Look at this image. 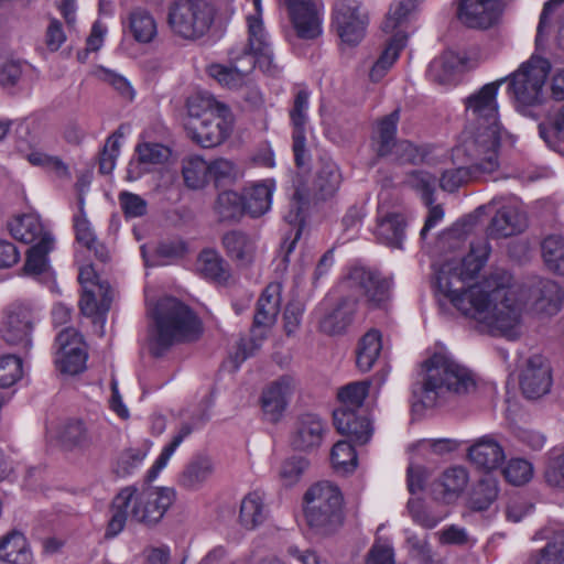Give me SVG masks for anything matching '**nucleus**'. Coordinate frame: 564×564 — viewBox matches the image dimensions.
<instances>
[{
    "label": "nucleus",
    "mask_w": 564,
    "mask_h": 564,
    "mask_svg": "<svg viewBox=\"0 0 564 564\" xmlns=\"http://www.w3.org/2000/svg\"><path fill=\"white\" fill-rule=\"evenodd\" d=\"M173 501L174 491L171 488L124 487L112 500L106 536L118 535L128 519L147 525L158 523Z\"/></svg>",
    "instance_id": "obj_4"
},
{
    "label": "nucleus",
    "mask_w": 564,
    "mask_h": 564,
    "mask_svg": "<svg viewBox=\"0 0 564 564\" xmlns=\"http://www.w3.org/2000/svg\"><path fill=\"white\" fill-rule=\"evenodd\" d=\"M556 17L558 19V29L556 41L558 47L564 50V0H550L547 1L540 15V21L536 30V45H541L549 33L551 19Z\"/></svg>",
    "instance_id": "obj_39"
},
{
    "label": "nucleus",
    "mask_w": 564,
    "mask_h": 564,
    "mask_svg": "<svg viewBox=\"0 0 564 564\" xmlns=\"http://www.w3.org/2000/svg\"><path fill=\"white\" fill-rule=\"evenodd\" d=\"M551 367L545 358L535 355L529 358L522 372L520 387L528 399H538L550 391Z\"/></svg>",
    "instance_id": "obj_21"
},
{
    "label": "nucleus",
    "mask_w": 564,
    "mask_h": 564,
    "mask_svg": "<svg viewBox=\"0 0 564 564\" xmlns=\"http://www.w3.org/2000/svg\"><path fill=\"white\" fill-rule=\"evenodd\" d=\"M153 317L156 326L153 337L155 355L175 343L195 340L203 333L202 322L196 314L174 297L159 301Z\"/></svg>",
    "instance_id": "obj_5"
},
{
    "label": "nucleus",
    "mask_w": 564,
    "mask_h": 564,
    "mask_svg": "<svg viewBox=\"0 0 564 564\" xmlns=\"http://www.w3.org/2000/svg\"><path fill=\"white\" fill-rule=\"evenodd\" d=\"M391 281L377 271L365 267H352L340 283L344 291L354 293L352 297L364 296L373 307L382 306L391 293Z\"/></svg>",
    "instance_id": "obj_10"
},
{
    "label": "nucleus",
    "mask_w": 564,
    "mask_h": 564,
    "mask_svg": "<svg viewBox=\"0 0 564 564\" xmlns=\"http://www.w3.org/2000/svg\"><path fill=\"white\" fill-rule=\"evenodd\" d=\"M275 188L273 180H264L246 188L242 195L246 213L251 217H260L271 208Z\"/></svg>",
    "instance_id": "obj_34"
},
{
    "label": "nucleus",
    "mask_w": 564,
    "mask_h": 564,
    "mask_svg": "<svg viewBox=\"0 0 564 564\" xmlns=\"http://www.w3.org/2000/svg\"><path fill=\"white\" fill-rule=\"evenodd\" d=\"M308 93L300 90L294 99V105L290 111L291 122L293 126V153L295 164L299 167L305 166L310 162V153L306 149L305 126L307 122Z\"/></svg>",
    "instance_id": "obj_20"
},
{
    "label": "nucleus",
    "mask_w": 564,
    "mask_h": 564,
    "mask_svg": "<svg viewBox=\"0 0 564 564\" xmlns=\"http://www.w3.org/2000/svg\"><path fill=\"white\" fill-rule=\"evenodd\" d=\"M542 256L550 270L564 275V237L547 236L542 242Z\"/></svg>",
    "instance_id": "obj_49"
},
{
    "label": "nucleus",
    "mask_w": 564,
    "mask_h": 564,
    "mask_svg": "<svg viewBox=\"0 0 564 564\" xmlns=\"http://www.w3.org/2000/svg\"><path fill=\"white\" fill-rule=\"evenodd\" d=\"M370 381H355L343 387L338 391V398L343 403L344 408L340 410H348L355 412L359 409L369 393Z\"/></svg>",
    "instance_id": "obj_52"
},
{
    "label": "nucleus",
    "mask_w": 564,
    "mask_h": 564,
    "mask_svg": "<svg viewBox=\"0 0 564 564\" xmlns=\"http://www.w3.org/2000/svg\"><path fill=\"white\" fill-rule=\"evenodd\" d=\"M18 149L24 158L34 166H42L55 171L58 175L67 174V166L56 156H50L37 150L25 151L21 145Z\"/></svg>",
    "instance_id": "obj_63"
},
{
    "label": "nucleus",
    "mask_w": 564,
    "mask_h": 564,
    "mask_svg": "<svg viewBox=\"0 0 564 564\" xmlns=\"http://www.w3.org/2000/svg\"><path fill=\"white\" fill-rule=\"evenodd\" d=\"M308 460L302 456H292L285 459L280 467V480L284 486L295 485L308 468Z\"/></svg>",
    "instance_id": "obj_59"
},
{
    "label": "nucleus",
    "mask_w": 564,
    "mask_h": 564,
    "mask_svg": "<svg viewBox=\"0 0 564 564\" xmlns=\"http://www.w3.org/2000/svg\"><path fill=\"white\" fill-rule=\"evenodd\" d=\"M231 65L213 64L207 72L221 86L236 89L241 87L247 76L254 69V57L246 48H234L230 52Z\"/></svg>",
    "instance_id": "obj_16"
},
{
    "label": "nucleus",
    "mask_w": 564,
    "mask_h": 564,
    "mask_svg": "<svg viewBox=\"0 0 564 564\" xmlns=\"http://www.w3.org/2000/svg\"><path fill=\"white\" fill-rule=\"evenodd\" d=\"M182 176L186 187L200 189L208 183V163L199 155H188L182 160Z\"/></svg>",
    "instance_id": "obj_46"
},
{
    "label": "nucleus",
    "mask_w": 564,
    "mask_h": 564,
    "mask_svg": "<svg viewBox=\"0 0 564 564\" xmlns=\"http://www.w3.org/2000/svg\"><path fill=\"white\" fill-rule=\"evenodd\" d=\"M55 365L66 375H77L86 367L87 352L83 337L75 328L67 327L56 337Z\"/></svg>",
    "instance_id": "obj_14"
},
{
    "label": "nucleus",
    "mask_w": 564,
    "mask_h": 564,
    "mask_svg": "<svg viewBox=\"0 0 564 564\" xmlns=\"http://www.w3.org/2000/svg\"><path fill=\"white\" fill-rule=\"evenodd\" d=\"M400 120V110L395 109L378 121L372 134V149L379 156H387L395 150H412V144L406 141L398 142L395 139L397 126Z\"/></svg>",
    "instance_id": "obj_22"
},
{
    "label": "nucleus",
    "mask_w": 564,
    "mask_h": 564,
    "mask_svg": "<svg viewBox=\"0 0 564 564\" xmlns=\"http://www.w3.org/2000/svg\"><path fill=\"white\" fill-rule=\"evenodd\" d=\"M382 350L381 333L370 329L359 340L356 364L360 371L368 372Z\"/></svg>",
    "instance_id": "obj_43"
},
{
    "label": "nucleus",
    "mask_w": 564,
    "mask_h": 564,
    "mask_svg": "<svg viewBox=\"0 0 564 564\" xmlns=\"http://www.w3.org/2000/svg\"><path fill=\"white\" fill-rule=\"evenodd\" d=\"M503 475L510 484L521 486L527 484L533 476V467L525 459H510L503 469Z\"/></svg>",
    "instance_id": "obj_61"
},
{
    "label": "nucleus",
    "mask_w": 564,
    "mask_h": 564,
    "mask_svg": "<svg viewBox=\"0 0 564 564\" xmlns=\"http://www.w3.org/2000/svg\"><path fill=\"white\" fill-rule=\"evenodd\" d=\"M562 304L561 288L553 281H546L542 284L541 296L534 303V311L538 314L554 315Z\"/></svg>",
    "instance_id": "obj_50"
},
{
    "label": "nucleus",
    "mask_w": 564,
    "mask_h": 564,
    "mask_svg": "<svg viewBox=\"0 0 564 564\" xmlns=\"http://www.w3.org/2000/svg\"><path fill=\"white\" fill-rule=\"evenodd\" d=\"M254 6V14L247 18L248 25V43L242 46L254 57V66L271 77H279L282 67L275 62L271 47L270 36L265 31L262 21V3L261 0H252Z\"/></svg>",
    "instance_id": "obj_9"
},
{
    "label": "nucleus",
    "mask_w": 564,
    "mask_h": 564,
    "mask_svg": "<svg viewBox=\"0 0 564 564\" xmlns=\"http://www.w3.org/2000/svg\"><path fill=\"white\" fill-rule=\"evenodd\" d=\"M122 137L123 133L120 130H117L107 139L99 160L100 173L110 174L115 169L116 160L120 152V139Z\"/></svg>",
    "instance_id": "obj_60"
},
{
    "label": "nucleus",
    "mask_w": 564,
    "mask_h": 564,
    "mask_svg": "<svg viewBox=\"0 0 564 564\" xmlns=\"http://www.w3.org/2000/svg\"><path fill=\"white\" fill-rule=\"evenodd\" d=\"M344 497L340 489L329 482L313 485L304 495V516L317 534L335 533L344 523Z\"/></svg>",
    "instance_id": "obj_6"
},
{
    "label": "nucleus",
    "mask_w": 564,
    "mask_h": 564,
    "mask_svg": "<svg viewBox=\"0 0 564 564\" xmlns=\"http://www.w3.org/2000/svg\"><path fill=\"white\" fill-rule=\"evenodd\" d=\"M296 388V379L291 375H284L263 389L261 408L268 421L278 422L281 419Z\"/></svg>",
    "instance_id": "obj_18"
},
{
    "label": "nucleus",
    "mask_w": 564,
    "mask_h": 564,
    "mask_svg": "<svg viewBox=\"0 0 564 564\" xmlns=\"http://www.w3.org/2000/svg\"><path fill=\"white\" fill-rule=\"evenodd\" d=\"M137 161H131L127 171V178L135 181L150 170V166L163 164L171 155L167 147L160 143L144 142L137 147Z\"/></svg>",
    "instance_id": "obj_26"
},
{
    "label": "nucleus",
    "mask_w": 564,
    "mask_h": 564,
    "mask_svg": "<svg viewBox=\"0 0 564 564\" xmlns=\"http://www.w3.org/2000/svg\"><path fill=\"white\" fill-rule=\"evenodd\" d=\"M112 301V290L109 284H94L93 288L85 286L79 301V307L84 315L94 317L95 323L104 327L106 314Z\"/></svg>",
    "instance_id": "obj_25"
},
{
    "label": "nucleus",
    "mask_w": 564,
    "mask_h": 564,
    "mask_svg": "<svg viewBox=\"0 0 564 564\" xmlns=\"http://www.w3.org/2000/svg\"><path fill=\"white\" fill-rule=\"evenodd\" d=\"M408 36L403 31L395 32L387 47L370 69L369 77L372 82H379L399 57L400 51L405 46Z\"/></svg>",
    "instance_id": "obj_41"
},
{
    "label": "nucleus",
    "mask_w": 564,
    "mask_h": 564,
    "mask_svg": "<svg viewBox=\"0 0 564 564\" xmlns=\"http://www.w3.org/2000/svg\"><path fill=\"white\" fill-rule=\"evenodd\" d=\"M458 66L460 58L454 52H445L430 64V76L440 84H448Z\"/></svg>",
    "instance_id": "obj_51"
},
{
    "label": "nucleus",
    "mask_w": 564,
    "mask_h": 564,
    "mask_svg": "<svg viewBox=\"0 0 564 564\" xmlns=\"http://www.w3.org/2000/svg\"><path fill=\"white\" fill-rule=\"evenodd\" d=\"M8 230L15 240L25 245L36 243L44 236L51 235L35 214L15 216L8 223Z\"/></svg>",
    "instance_id": "obj_33"
},
{
    "label": "nucleus",
    "mask_w": 564,
    "mask_h": 564,
    "mask_svg": "<svg viewBox=\"0 0 564 564\" xmlns=\"http://www.w3.org/2000/svg\"><path fill=\"white\" fill-rule=\"evenodd\" d=\"M422 0H398L391 3L386 20L382 23V30L386 33L399 32V28L405 24L416 12L417 6Z\"/></svg>",
    "instance_id": "obj_47"
},
{
    "label": "nucleus",
    "mask_w": 564,
    "mask_h": 564,
    "mask_svg": "<svg viewBox=\"0 0 564 564\" xmlns=\"http://www.w3.org/2000/svg\"><path fill=\"white\" fill-rule=\"evenodd\" d=\"M188 119L186 124H192L195 120L202 121L206 117H213L221 112H228L225 105L219 104L212 95L207 93H196L187 99Z\"/></svg>",
    "instance_id": "obj_44"
},
{
    "label": "nucleus",
    "mask_w": 564,
    "mask_h": 564,
    "mask_svg": "<svg viewBox=\"0 0 564 564\" xmlns=\"http://www.w3.org/2000/svg\"><path fill=\"white\" fill-rule=\"evenodd\" d=\"M502 0H459L458 20L469 29L486 30L498 21Z\"/></svg>",
    "instance_id": "obj_17"
},
{
    "label": "nucleus",
    "mask_w": 564,
    "mask_h": 564,
    "mask_svg": "<svg viewBox=\"0 0 564 564\" xmlns=\"http://www.w3.org/2000/svg\"><path fill=\"white\" fill-rule=\"evenodd\" d=\"M534 564H564V532L555 533L543 547Z\"/></svg>",
    "instance_id": "obj_58"
},
{
    "label": "nucleus",
    "mask_w": 564,
    "mask_h": 564,
    "mask_svg": "<svg viewBox=\"0 0 564 564\" xmlns=\"http://www.w3.org/2000/svg\"><path fill=\"white\" fill-rule=\"evenodd\" d=\"M228 112L206 117L202 121L195 120L185 124L188 137L203 148H213L220 144L229 134L231 121Z\"/></svg>",
    "instance_id": "obj_19"
},
{
    "label": "nucleus",
    "mask_w": 564,
    "mask_h": 564,
    "mask_svg": "<svg viewBox=\"0 0 564 564\" xmlns=\"http://www.w3.org/2000/svg\"><path fill=\"white\" fill-rule=\"evenodd\" d=\"M334 424L340 434L347 435L350 442L364 445L372 436L373 427L367 417L357 416L348 410H336L334 412Z\"/></svg>",
    "instance_id": "obj_29"
},
{
    "label": "nucleus",
    "mask_w": 564,
    "mask_h": 564,
    "mask_svg": "<svg viewBox=\"0 0 564 564\" xmlns=\"http://www.w3.org/2000/svg\"><path fill=\"white\" fill-rule=\"evenodd\" d=\"M498 494V480L486 476L474 487L468 506L474 511H485L497 500Z\"/></svg>",
    "instance_id": "obj_48"
},
{
    "label": "nucleus",
    "mask_w": 564,
    "mask_h": 564,
    "mask_svg": "<svg viewBox=\"0 0 564 564\" xmlns=\"http://www.w3.org/2000/svg\"><path fill=\"white\" fill-rule=\"evenodd\" d=\"M340 182L338 166L334 162H326L317 173L315 186L323 197H328L336 193Z\"/></svg>",
    "instance_id": "obj_55"
},
{
    "label": "nucleus",
    "mask_w": 564,
    "mask_h": 564,
    "mask_svg": "<svg viewBox=\"0 0 564 564\" xmlns=\"http://www.w3.org/2000/svg\"><path fill=\"white\" fill-rule=\"evenodd\" d=\"M193 432V427L185 423L181 426L178 433L173 437L172 442L164 446L160 456L156 458L155 463L149 470V478L155 479L159 473L165 468L170 458L176 451V448L182 444L185 437H187Z\"/></svg>",
    "instance_id": "obj_56"
},
{
    "label": "nucleus",
    "mask_w": 564,
    "mask_h": 564,
    "mask_svg": "<svg viewBox=\"0 0 564 564\" xmlns=\"http://www.w3.org/2000/svg\"><path fill=\"white\" fill-rule=\"evenodd\" d=\"M469 481L468 471L460 466L447 468L434 484V492L446 503L456 501Z\"/></svg>",
    "instance_id": "obj_31"
},
{
    "label": "nucleus",
    "mask_w": 564,
    "mask_h": 564,
    "mask_svg": "<svg viewBox=\"0 0 564 564\" xmlns=\"http://www.w3.org/2000/svg\"><path fill=\"white\" fill-rule=\"evenodd\" d=\"M406 182L410 187L421 194L426 205L433 204V193L435 189V177L433 175L429 172L415 171L409 174Z\"/></svg>",
    "instance_id": "obj_62"
},
{
    "label": "nucleus",
    "mask_w": 564,
    "mask_h": 564,
    "mask_svg": "<svg viewBox=\"0 0 564 564\" xmlns=\"http://www.w3.org/2000/svg\"><path fill=\"white\" fill-rule=\"evenodd\" d=\"M380 213H382L380 210ZM405 220L398 213L380 214L375 230L377 238L384 245L401 248L404 239Z\"/></svg>",
    "instance_id": "obj_38"
},
{
    "label": "nucleus",
    "mask_w": 564,
    "mask_h": 564,
    "mask_svg": "<svg viewBox=\"0 0 564 564\" xmlns=\"http://www.w3.org/2000/svg\"><path fill=\"white\" fill-rule=\"evenodd\" d=\"M269 511L260 491L249 492L240 503L239 522L247 530H254L264 523Z\"/></svg>",
    "instance_id": "obj_37"
},
{
    "label": "nucleus",
    "mask_w": 564,
    "mask_h": 564,
    "mask_svg": "<svg viewBox=\"0 0 564 564\" xmlns=\"http://www.w3.org/2000/svg\"><path fill=\"white\" fill-rule=\"evenodd\" d=\"M214 469L212 458L197 456L187 464L181 475L180 482L187 489H198L212 477Z\"/></svg>",
    "instance_id": "obj_45"
},
{
    "label": "nucleus",
    "mask_w": 564,
    "mask_h": 564,
    "mask_svg": "<svg viewBox=\"0 0 564 564\" xmlns=\"http://www.w3.org/2000/svg\"><path fill=\"white\" fill-rule=\"evenodd\" d=\"M22 377V360L15 355L0 358V387L7 388Z\"/></svg>",
    "instance_id": "obj_64"
},
{
    "label": "nucleus",
    "mask_w": 564,
    "mask_h": 564,
    "mask_svg": "<svg viewBox=\"0 0 564 564\" xmlns=\"http://www.w3.org/2000/svg\"><path fill=\"white\" fill-rule=\"evenodd\" d=\"M59 440L65 447H86L90 440L86 427L80 421H69L65 423L59 431Z\"/></svg>",
    "instance_id": "obj_57"
},
{
    "label": "nucleus",
    "mask_w": 564,
    "mask_h": 564,
    "mask_svg": "<svg viewBox=\"0 0 564 564\" xmlns=\"http://www.w3.org/2000/svg\"><path fill=\"white\" fill-rule=\"evenodd\" d=\"M490 253L491 246L486 238L471 241L469 252L462 260H449L441 267L437 290L481 332L514 339L521 334L527 297L512 274L495 269L470 284Z\"/></svg>",
    "instance_id": "obj_1"
},
{
    "label": "nucleus",
    "mask_w": 564,
    "mask_h": 564,
    "mask_svg": "<svg viewBox=\"0 0 564 564\" xmlns=\"http://www.w3.org/2000/svg\"><path fill=\"white\" fill-rule=\"evenodd\" d=\"M285 8L294 35L314 41L323 33L324 6L321 0H280Z\"/></svg>",
    "instance_id": "obj_11"
},
{
    "label": "nucleus",
    "mask_w": 564,
    "mask_h": 564,
    "mask_svg": "<svg viewBox=\"0 0 564 564\" xmlns=\"http://www.w3.org/2000/svg\"><path fill=\"white\" fill-rule=\"evenodd\" d=\"M216 13V0H172L166 22L174 35L194 41L209 31Z\"/></svg>",
    "instance_id": "obj_7"
},
{
    "label": "nucleus",
    "mask_w": 564,
    "mask_h": 564,
    "mask_svg": "<svg viewBox=\"0 0 564 564\" xmlns=\"http://www.w3.org/2000/svg\"><path fill=\"white\" fill-rule=\"evenodd\" d=\"M469 460L479 469L494 470L506 458L502 446L490 435H485L468 448Z\"/></svg>",
    "instance_id": "obj_28"
},
{
    "label": "nucleus",
    "mask_w": 564,
    "mask_h": 564,
    "mask_svg": "<svg viewBox=\"0 0 564 564\" xmlns=\"http://www.w3.org/2000/svg\"><path fill=\"white\" fill-rule=\"evenodd\" d=\"M123 33L139 44H150L158 36V22L144 8L132 9L122 21Z\"/></svg>",
    "instance_id": "obj_24"
},
{
    "label": "nucleus",
    "mask_w": 564,
    "mask_h": 564,
    "mask_svg": "<svg viewBox=\"0 0 564 564\" xmlns=\"http://www.w3.org/2000/svg\"><path fill=\"white\" fill-rule=\"evenodd\" d=\"M0 561L7 564H32L33 554L22 533L13 531L0 539Z\"/></svg>",
    "instance_id": "obj_36"
},
{
    "label": "nucleus",
    "mask_w": 564,
    "mask_h": 564,
    "mask_svg": "<svg viewBox=\"0 0 564 564\" xmlns=\"http://www.w3.org/2000/svg\"><path fill=\"white\" fill-rule=\"evenodd\" d=\"M325 424L315 414L300 416L292 436V446L297 451H312L323 441Z\"/></svg>",
    "instance_id": "obj_30"
},
{
    "label": "nucleus",
    "mask_w": 564,
    "mask_h": 564,
    "mask_svg": "<svg viewBox=\"0 0 564 564\" xmlns=\"http://www.w3.org/2000/svg\"><path fill=\"white\" fill-rule=\"evenodd\" d=\"M462 147H463V140L454 149L453 156L456 161L460 162L463 165H460L456 169L446 170L442 174V177L440 180V185L444 191L454 192L459 186H462L465 182H467L469 178H471V177L476 178V177L489 175L498 170V169H492V170L485 171L481 169H476V166H474L476 161L470 155L465 153L464 151H459V149Z\"/></svg>",
    "instance_id": "obj_23"
},
{
    "label": "nucleus",
    "mask_w": 564,
    "mask_h": 564,
    "mask_svg": "<svg viewBox=\"0 0 564 564\" xmlns=\"http://www.w3.org/2000/svg\"><path fill=\"white\" fill-rule=\"evenodd\" d=\"M525 214L516 206L501 207L488 226L487 234L491 238H506L522 232L527 228Z\"/></svg>",
    "instance_id": "obj_27"
},
{
    "label": "nucleus",
    "mask_w": 564,
    "mask_h": 564,
    "mask_svg": "<svg viewBox=\"0 0 564 564\" xmlns=\"http://www.w3.org/2000/svg\"><path fill=\"white\" fill-rule=\"evenodd\" d=\"M330 460L338 473H351L357 467V454L347 441H338L332 448Z\"/></svg>",
    "instance_id": "obj_54"
},
{
    "label": "nucleus",
    "mask_w": 564,
    "mask_h": 564,
    "mask_svg": "<svg viewBox=\"0 0 564 564\" xmlns=\"http://www.w3.org/2000/svg\"><path fill=\"white\" fill-rule=\"evenodd\" d=\"M54 247L52 235H46L42 241L34 243L26 252L24 272L28 275L37 276L50 270L48 253Z\"/></svg>",
    "instance_id": "obj_40"
},
{
    "label": "nucleus",
    "mask_w": 564,
    "mask_h": 564,
    "mask_svg": "<svg viewBox=\"0 0 564 564\" xmlns=\"http://www.w3.org/2000/svg\"><path fill=\"white\" fill-rule=\"evenodd\" d=\"M223 246L227 254L241 264H247L253 259L256 242L251 237L241 231L234 230L225 234Z\"/></svg>",
    "instance_id": "obj_42"
},
{
    "label": "nucleus",
    "mask_w": 564,
    "mask_h": 564,
    "mask_svg": "<svg viewBox=\"0 0 564 564\" xmlns=\"http://www.w3.org/2000/svg\"><path fill=\"white\" fill-rule=\"evenodd\" d=\"M357 299L341 296L336 303L322 302L314 311L318 319V328L327 335H338L351 324L357 311Z\"/></svg>",
    "instance_id": "obj_15"
},
{
    "label": "nucleus",
    "mask_w": 564,
    "mask_h": 564,
    "mask_svg": "<svg viewBox=\"0 0 564 564\" xmlns=\"http://www.w3.org/2000/svg\"><path fill=\"white\" fill-rule=\"evenodd\" d=\"M550 69L547 59L532 56L512 74L510 90L519 106H533L542 101L543 87Z\"/></svg>",
    "instance_id": "obj_8"
},
{
    "label": "nucleus",
    "mask_w": 564,
    "mask_h": 564,
    "mask_svg": "<svg viewBox=\"0 0 564 564\" xmlns=\"http://www.w3.org/2000/svg\"><path fill=\"white\" fill-rule=\"evenodd\" d=\"M506 79H499L484 85L465 99L468 126L463 132L464 151L481 170L499 169V147L502 130L498 118L497 94Z\"/></svg>",
    "instance_id": "obj_2"
},
{
    "label": "nucleus",
    "mask_w": 564,
    "mask_h": 564,
    "mask_svg": "<svg viewBox=\"0 0 564 564\" xmlns=\"http://www.w3.org/2000/svg\"><path fill=\"white\" fill-rule=\"evenodd\" d=\"M281 283H270L257 303L254 314V325L258 327H269L276 321L281 305Z\"/></svg>",
    "instance_id": "obj_35"
},
{
    "label": "nucleus",
    "mask_w": 564,
    "mask_h": 564,
    "mask_svg": "<svg viewBox=\"0 0 564 564\" xmlns=\"http://www.w3.org/2000/svg\"><path fill=\"white\" fill-rule=\"evenodd\" d=\"M216 212L224 220L238 219L245 213L242 196L234 191H225L218 195Z\"/></svg>",
    "instance_id": "obj_53"
},
{
    "label": "nucleus",
    "mask_w": 564,
    "mask_h": 564,
    "mask_svg": "<svg viewBox=\"0 0 564 564\" xmlns=\"http://www.w3.org/2000/svg\"><path fill=\"white\" fill-rule=\"evenodd\" d=\"M37 319L30 304L14 303L4 313L2 337L10 344L29 350L32 345L31 333Z\"/></svg>",
    "instance_id": "obj_13"
},
{
    "label": "nucleus",
    "mask_w": 564,
    "mask_h": 564,
    "mask_svg": "<svg viewBox=\"0 0 564 564\" xmlns=\"http://www.w3.org/2000/svg\"><path fill=\"white\" fill-rule=\"evenodd\" d=\"M195 268L200 276L218 284H226L231 276L229 264L215 249L202 250Z\"/></svg>",
    "instance_id": "obj_32"
},
{
    "label": "nucleus",
    "mask_w": 564,
    "mask_h": 564,
    "mask_svg": "<svg viewBox=\"0 0 564 564\" xmlns=\"http://www.w3.org/2000/svg\"><path fill=\"white\" fill-rule=\"evenodd\" d=\"M333 24L343 42L358 44L366 32L368 17L357 0H337L333 10Z\"/></svg>",
    "instance_id": "obj_12"
},
{
    "label": "nucleus",
    "mask_w": 564,
    "mask_h": 564,
    "mask_svg": "<svg viewBox=\"0 0 564 564\" xmlns=\"http://www.w3.org/2000/svg\"><path fill=\"white\" fill-rule=\"evenodd\" d=\"M468 369L446 352H435L422 365L421 381L413 387V398L424 408H433L452 394H466L475 389Z\"/></svg>",
    "instance_id": "obj_3"
}]
</instances>
